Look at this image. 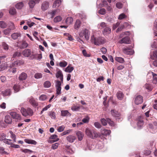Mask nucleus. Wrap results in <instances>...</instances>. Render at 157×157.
I'll use <instances>...</instances> for the list:
<instances>
[{"label": "nucleus", "instance_id": "49530a36", "mask_svg": "<svg viewBox=\"0 0 157 157\" xmlns=\"http://www.w3.org/2000/svg\"><path fill=\"white\" fill-rule=\"evenodd\" d=\"M101 124L103 126H105L107 124L108 122L107 121V118L106 120L105 118H102L100 120Z\"/></svg>", "mask_w": 157, "mask_h": 157}, {"label": "nucleus", "instance_id": "ddd939ff", "mask_svg": "<svg viewBox=\"0 0 157 157\" xmlns=\"http://www.w3.org/2000/svg\"><path fill=\"white\" fill-rule=\"evenodd\" d=\"M59 9H57L48 12V14L49 15L50 18H52L54 16L58 13Z\"/></svg>", "mask_w": 157, "mask_h": 157}, {"label": "nucleus", "instance_id": "393cba45", "mask_svg": "<svg viewBox=\"0 0 157 157\" xmlns=\"http://www.w3.org/2000/svg\"><path fill=\"white\" fill-rule=\"evenodd\" d=\"M11 94V91L10 89H6V90L2 92V94L4 96H9Z\"/></svg>", "mask_w": 157, "mask_h": 157}, {"label": "nucleus", "instance_id": "3c124183", "mask_svg": "<svg viewBox=\"0 0 157 157\" xmlns=\"http://www.w3.org/2000/svg\"><path fill=\"white\" fill-rule=\"evenodd\" d=\"M9 13L11 15H14L16 13V10L14 8H11L9 10Z\"/></svg>", "mask_w": 157, "mask_h": 157}, {"label": "nucleus", "instance_id": "b1692460", "mask_svg": "<svg viewBox=\"0 0 157 157\" xmlns=\"http://www.w3.org/2000/svg\"><path fill=\"white\" fill-rule=\"evenodd\" d=\"M24 141L25 143L28 144L36 145L37 144V142L36 141L30 139H25L24 140Z\"/></svg>", "mask_w": 157, "mask_h": 157}, {"label": "nucleus", "instance_id": "79ce46f5", "mask_svg": "<svg viewBox=\"0 0 157 157\" xmlns=\"http://www.w3.org/2000/svg\"><path fill=\"white\" fill-rule=\"evenodd\" d=\"M49 115L52 119H55L56 118L55 113L53 111H51L49 112Z\"/></svg>", "mask_w": 157, "mask_h": 157}, {"label": "nucleus", "instance_id": "a211bd4d", "mask_svg": "<svg viewBox=\"0 0 157 157\" xmlns=\"http://www.w3.org/2000/svg\"><path fill=\"white\" fill-rule=\"evenodd\" d=\"M117 98L119 100H122L124 97L123 93L121 91H118L116 94Z\"/></svg>", "mask_w": 157, "mask_h": 157}, {"label": "nucleus", "instance_id": "052dcab7", "mask_svg": "<svg viewBox=\"0 0 157 157\" xmlns=\"http://www.w3.org/2000/svg\"><path fill=\"white\" fill-rule=\"evenodd\" d=\"M151 153V151L149 150H146L144 151V154L146 156H147L150 155Z\"/></svg>", "mask_w": 157, "mask_h": 157}, {"label": "nucleus", "instance_id": "c9c22d12", "mask_svg": "<svg viewBox=\"0 0 157 157\" xmlns=\"http://www.w3.org/2000/svg\"><path fill=\"white\" fill-rule=\"evenodd\" d=\"M74 68L73 67H71L68 66L66 68L65 71L69 73L71 72L74 70Z\"/></svg>", "mask_w": 157, "mask_h": 157}, {"label": "nucleus", "instance_id": "680f3d73", "mask_svg": "<svg viewBox=\"0 0 157 157\" xmlns=\"http://www.w3.org/2000/svg\"><path fill=\"white\" fill-rule=\"evenodd\" d=\"M21 53L18 52H16L13 54V57L15 58L17 56L19 57L21 56Z\"/></svg>", "mask_w": 157, "mask_h": 157}, {"label": "nucleus", "instance_id": "2f4dec72", "mask_svg": "<svg viewBox=\"0 0 157 157\" xmlns=\"http://www.w3.org/2000/svg\"><path fill=\"white\" fill-rule=\"evenodd\" d=\"M20 86L18 84H15L13 86V89L16 92H18L20 90Z\"/></svg>", "mask_w": 157, "mask_h": 157}, {"label": "nucleus", "instance_id": "4c0bfd02", "mask_svg": "<svg viewBox=\"0 0 157 157\" xmlns=\"http://www.w3.org/2000/svg\"><path fill=\"white\" fill-rule=\"evenodd\" d=\"M115 60L120 63H123L124 62V59L120 57H116L115 58Z\"/></svg>", "mask_w": 157, "mask_h": 157}, {"label": "nucleus", "instance_id": "c03bdc74", "mask_svg": "<svg viewBox=\"0 0 157 157\" xmlns=\"http://www.w3.org/2000/svg\"><path fill=\"white\" fill-rule=\"evenodd\" d=\"M90 120V118L88 116H86V117L83 118L82 120V121L84 123H87L89 122Z\"/></svg>", "mask_w": 157, "mask_h": 157}, {"label": "nucleus", "instance_id": "774afa93", "mask_svg": "<svg viewBox=\"0 0 157 157\" xmlns=\"http://www.w3.org/2000/svg\"><path fill=\"white\" fill-rule=\"evenodd\" d=\"M0 79L2 82H5L6 81V77L5 76H2L0 77Z\"/></svg>", "mask_w": 157, "mask_h": 157}, {"label": "nucleus", "instance_id": "603ef678", "mask_svg": "<svg viewBox=\"0 0 157 157\" xmlns=\"http://www.w3.org/2000/svg\"><path fill=\"white\" fill-rule=\"evenodd\" d=\"M107 121L109 124L111 126H113L114 125V123L113 121H111L110 119L109 118H107Z\"/></svg>", "mask_w": 157, "mask_h": 157}, {"label": "nucleus", "instance_id": "9b49d317", "mask_svg": "<svg viewBox=\"0 0 157 157\" xmlns=\"http://www.w3.org/2000/svg\"><path fill=\"white\" fill-rule=\"evenodd\" d=\"M76 139V137L73 135H69L66 137L67 141L70 143H73Z\"/></svg>", "mask_w": 157, "mask_h": 157}, {"label": "nucleus", "instance_id": "39448f33", "mask_svg": "<svg viewBox=\"0 0 157 157\" xmlns=\"http://www.w3.org/2000/svg\"><path fill=\"white\" fill-rule=\"evenodd\" d=\"M134 102L136 105L142 103L143 102V97L140 95L137 96L135 98Z\"/></svg>", "mask_w": 157, "mask_h": 157}, {"label": "nucleus", "instance_id": "72a5a7b5", "mask_svg": "<svg viewBox=\"0 0 157 157\" xmlns=\"http://www.w3.org/2000/svg\"><path fill=\"white\" fill-rule=\"evenodd\" d=\"M73 19L71 17H68L67 18L66 20V23L67 24H71L73 21Z\"/></svg>", "mask_w": 157, "mask_h": 157}, {"label": "nucleus", "instance_id": "de8ad7c7", "mask_svg": "<svg viewBox=\"0 0 157 157\" xmlns=\"http://www.w3.org/2000/svg\"><path fill=\"white\" fill-rule=\"evenodd\" d=\"M144 88L148 90L149 91H151L153 89L152 87L149 84H147L145 85Z\"/></svg>", "mask_w": 157, "mask_h": 157}, {"label": "nucleus", "instance_id": "412c9836", "mask_svg": "<svg viewBox=\"0 0 157 157\" xmlns=\"http://www.w3.org/2000/svg\"><path fill=\"white\" fill-rule=\"evenodd\" d=\"M31 52L29 49H25L23 52L22 54L25 57H28L31 54Z\"/></svg>", "mask_w": 157, "mask_h": 157}, {"label": "nucleus", "instance_id": "bb28decb", "mask_svg": "<svg viewBox=\"0 0 157 157\" xmlns=\"http://www.w3.org/2000/svg\"><path fill=\"white\" fill-rule=\"evenodd\" d=\"M157 21L155 20L154 22L153 30L155 36H157Z\"/></svg>", "mask_w": 157, "mask_h": 157}, {"label": "nucleus", "instance_id": "6e6d98bb", "mask_svg": "<svg viewBox=\"0 0 157 157\" xmlns=\"http://www.w3.org/2000/svg\"><path fill=\"white\" fill-rule=\"evenodd\" d=\"M126 17V16L123 13L121 14L118 17V19L121 20Z\"/></svg>", "mask_w": 157, "mask_h": 157}, {"label": "nucleus", "instance_id": "4468645a", "mask_svg": "<svg viewBox=\"0 0 157 157\" xmlns=\"http://www.w3.org/2000/svg\"><path fill=\"white\" fill-rule=\"evenodd\" d=\"M49 4L47 2H43L41 5V8L42 10L44 11L46 10L49 7Z\"/></svg>", "mask_w": 157, "mask_h": 157}, {"label": "nucleus", "instance_id": "a18cd8bd", "mask_svg": "<svg viewBox=\"0 0 157 157\" xmlns=\"http://www.w3.org/2000/svg\"><path fill=\"white\" fill-rule=\"evenodd\" d=\"M42 77V75L41 73H37L34 75V77L36 79L41 78Z\"/></svg>", "mask_w": 157, "mask_h": 157}, {"label": "nucleus", "instance_id": "aec40b11", "mask_svg": "<svg viewBox=\"0 0 157 157\" xmlns=\"http://www.w3.org/2000/svg\"><path fill=\"white\" fill-rule=\"evenodd\" d=\"M27 77V74L24 72L22 73L18 77V79L20 80H25Z\"/></svg>", "mask_w": 157, "mask_h": 157}, {"label": "nucleus", "instance_id": "69168bd1", "mask_svg": "<svg viewBox=\"0 0 157 157\" xmlns=\"http://www.w3.org/2000/svg\"><path fill=\"white\" fill-rule=\"evenodd\" d=\"M61 87H56V93L57 95L60 94H61Z\"/></svg>", "mask_w": 157, "mask_h": 157}, {"label": "nucleus", "instance_id": "f8f14e48", "mask_svg": "<svg viewBox=\"0 0 157 157\" xmlns=\"http://www.w3.org/2000/svg\"><path fill=\"white\" fill-rule=\"evenodd\" d=\"M91 42L96 45H99L104 44V40H91Z\"/></svg>", "mask_w": 157, "mask_h": 157}, {"label": "nucleus", "instance_id": "7ed1b4c3", "mask_svg": "<svg viewBox=\"0 0 157 157\" xmlns=\"http://www.w3.org/2000/svg\"><path fill=\"white\" fill-rule=\"evenodd\" d=\"M79 39L81 38H85L88 39L90 36V33L88 30L85 29L81 31L79 33Z\"/></svg>", "mask_w": 157, "mask_h": 157}, {"label": "nucleus", "instance_id": "bf43d9fd", "mask_svg": "<svg viewBox=\"0 0 157 157\" xmlns=\"http://www.w3.org/2000/svg\"><path fill=\"white\" fill-rule=\"evenodd\" d=\"M0 153L2 154H8V153L4 151V149L2 147H0Z\"/></svg>", "mask_w": 157, "mask_h": 157}, {"label": "nucleus", "instance_id": "cd10ccee", "mask_svg": "<svg viewBox=\"0 0 157 157\" xmlns=\"http://www.w3.org/2000/svg\"><path fill=\"white\" fill-rule=\"evenodd\" d=\"M111 112L112 115L115 117H119L120 115V113H119L117 111H115V110H111Z\"/></svg>", "mask_w": 157, "mask_h": 157}, {"label": "nucleus", "instance_id": "c85d7f7f", "mask_svg": "<svg viewBox=\"0 0 157 157\" xmlns=\"http://www.w3.org/2000/svg\"><path fill=\"white\" fill-rule=\"evenodd\" d=\"M81 21L78 20H77L74 25V28L75 29H78L79 28L81 25Z\"/></svg>", "mask_w": 157, "mask_h": 157}, {"label": "nucleus", "instance_id": "864d4df0", "mask_svg": "<svg viewBox=\"0 0 157 157\" xmlns=\"http://www.w3.org/2000/svg\"><path fill=\"white\" fill-rule=\"evenodd\" d=\"M137 126L140 128H141L144 124L143 121L142 120L139 121L137 122Z\"/></svg>", "mask_w": 157, "mask_h": 157}, {"label": "nucleus", "instance_id": "c756f323", "mask_svg": "<svg viewBox=\"0 0 157 157\" xmlns=\"http://www.w3.org/2000/svg\"><path fill=\"white\" fill-rule=\"evenodd\" d=\"M21 35L18 33H14L11 35V36L13 39H19Z\"/></svg>", "mask_w": 157, "mask_h": 157}, {"label": "nucleus", "instance_id": "09e8293b", "mask_svg": "<svg viewBox=\"0 0 157 157\" xmlns=\"http://www.w3.org/2000/svg\"><path fill=\"white\" fill-rule=\"evenodd\" d=\"M80 109L79 106H77L76 105H74L71 107V109L73 111H78Z\"/></svg>", "mask_w": 157, "mask_h": 157}, {"label": "nucleus", "instance_id": "8fccbe9b", "mask_svg": "<svg viewBox=\"0 0 157 157\" xmlns=\"http://www.w3.org/2000/svg\"><path fill=\"white\" fill-rule=\"evenodd\" d=\"M9 132L10 133L11 135L10 136L13 139V140L14 142H16V138L15 137V135L14 134L13 132L11 131H10Z\"/></svg>", "mask_w": 157, "mask_h": 157}, {"label": "nucleus", "instance_id": "0e129e2a", "mask_svg": "<svg viewBox=\"0 0 157 157\" xmlns=\"http://www.w3.org/2000/svg\"><path fill=\"white\" fill-rule=\"evenodd\" d=\"M4 142L8 144H12L11 140L10 139H5L3 141Z\"/></svg>", "mask_w": 157, "mask_h": 157}, {"label": "nucleus", "instance_id": "4d7b16f0", "mask_svg": "<svg viewBox=\"0 0 157 157\" xmlns=\"http://www.w3.org/2000/svg\"><path fill=\"white\" fill-rule=\"evenodd\" d=\"M11 29L9 28L3 30V33L6 35H8L10 32Z\"/></svg>", "mask_w": 157, "mask_h": 157}, {"label": "nucleus", "instance_id": "5701e85b", "mask_svg": "<svg viewBox=\"0 0 157 157\" xmlns=\"http://www.w3.org/2000/svg\"><path fill=\"white\" fill-rule=\"evenodd\" d=\"M61 2L60 0H56L53 5V8H57L61 4Z\"/></svg>", "mask_w": 157, "mask_h": 157}, {"label": "nucleus", "instance_id": "9d476101", "mask_svg": "<svg viewBox=\"0 0 157 157\" xmlns=\"http://www.w3.org/2000/svg\"><path fill=\"white\" fill-rule=\"evenodd\" d=\"M122 51L124 54L127 55H131L132 53V49L127 47H124L122 49Z\"/></svg>", "mask_w": 157, "mask_h": 157}, {"label": "nucleus", "instance_id": "a878e982", "mask_svg": "<svg viewBox=\"0 0 157 157\" xmlns=\"http://www.w3.org/2000/svg\"><path fill=\"white\" fill-rule=\"evenodd\" d=\"M24 63V62L22 60H17L14 62L13 65L14 66H19L23 65Z\"/></svg>", "mask_w": 157, "mask_h": 157}, {"label": "nucleus", "instance_id": "e2e57ef3", "mask_svg": "<svg viewBox=\"0 0 157 157\" xmlns=\"http://www.w3.org/2000/svg\"><path fill=\"white\" fill-rule=\"evenodd\" d=\"M98 13L101 15H104L105 13V10L104 8L101 9L98 11Z\"/></svg>", "mask_w": 157, "mask_h": 157}, {"label": "nucleus", "instance_id": "1a4fd4ad", "mask_svg": "<svg viewBox=\"0 0 157 157\" xmlns=\"http://www.w3.org/2000/svg\"><path fill=\"white\" fill-rule=\"evenodd\" d=\"M56 77L57 78H59L62 83L63 82V75L61 70H59L57 72L56 74Z\"/></svg>", "mask_w": 157, "mask_h": 157}, {"label": "nucleus", "instance_id": "6ab92c4d", "mask_svg": "<svg viewBox=\"0 0 157 157\" xmlns=\"http://www.w3.org/2000/svg\"><path fill=\"white\" fill-rule=\"evenodd\" d=\"M76 134L79 140L81 141L82 140L84 135L82 132L80 131H77L76 132Z\"/></svg>", "mask_w": 157, "mask_h": 157}, {"label": "nucleus", "instance_id": "dca6fc26", "mask_svg": "<svg viewBox=\"0 0 157 157\" xmlns=\"http://www.w3.org/2000/svg\"><path fill=\"white\" fill-rule=\"evenodd\" d=\"M102 33L104 35H107L111 33V29L108 26L106 27L103 30Z\"/></svg>", "mask_w": 157, "mask_h": 157}, {"label": "nucleus", "instance_id": "58836bf2", "mask_svg": "<svg viewBox=\"0 0 157 157\" xmlns=\"http://www.w3.org/2000/svg\"><path fill=\"white\" fill-rule=\"evenodd\" d=\"M37 55V54L36 52H31V54L29 56L31 59H33L35 58L36 57Z\"/></svg>", "mask_w": 157, "mask_h": 157}, {"label": "nucleus", "instance_id": "ea45409f", "mask_svg": "<svg viewBox=\"0 0 157 157\" xmlns=\"http://www.w3.org/2000/svg\"><path fill=\"white\" fill-rule=\"evenodd\" d=\"M67 63L66 62L63 61L59 63V66L62 67H64L67 65Z\"/></svg>", "mask_w": 157, "mask_h": 157}, {"label": "nucleus", "instance_id": "f257e3e1", "mask_svg": "<svg viewBox=\"0 0 157 157\" xmlns=\"http://www.w3.org/2000/svg\"><path fill=\"white\" fill-rule=\"evenodd\" d=\"M86 134L92 139H94L98 137V134L96 131L94 129H91L87 128L85 131Z\"/></svg>", "mask_w": 157, "mask_h": 157}, {"label": "nucleus", "instance_id": "423d86ee", "mask_svg": "<svg viewBox=\"0 0 157 157\" xmlns=\"http://www.w3.org/2000/svg\"><path fill=\"white\" fill-rule=\"evenodd\" d=\"M40 1V0H29L28 3L29 7L31 8H33L35 4L38 3Z\"/></svg>", "mask_w": 157, "mask_h": 157}, {"label": "nucleus", "instance_id": "4be33fe9", "mask_svg": "<svg viewBox=\"0 0 157 157\" xmlns=\"http://www.w3.org/2000/svg\"><path fill=\"white\" fill-rule=\"evenodd\" d=\"M61 116L63 117L71 116V114L67 110L61 111Z\"/></svg>", "mask_w": 157, "mask_h": 157}, {"label": "nucleus", "instance_id": "6e6552de", "mask_svg": "<svg viewBox=\"0 0 157 157\" xmlns=\"http://www.w3.org/2000/svg\"><path fill=\"white\" fill-rule=\"evenodd\" d=\"M17 45L21 48H24L28 46V44L25 41L22 40L20 43H18Z\"/></svg>", "mask_w": 157, "mask_h": 157}, {"label": "nucleus", "instance_id": "20e7f679", "mask_svg": "<svg viewBox=\"0 0 157 157\" xmlns=\"http://www.w3.org/2000/svg\"><path fill=\"white\" fill-rule=\"evenodd\" d=\"M147 78H149V77L153 78V82L154 84L157 83V75L153 72L149 73L147 75Z\"/></svg>", "mask_w": 157, "mask_h": 157}, {"label": "nucleus", "instance_id": "a19ab883", "mask_svg": "<svg viewBox=\"0 0 157 157\" xmlns=\"http://www.w3.org/2000/svg\"><path fill=\"white\" fill-rule=\"evenodd\" d=\"M6 23L3 21H0V27L3 29L6 28Z\"/></svg>", "mask_w": 157, "mask_h": 157}, {"label": "nucleus", "instance_id": "7c9ffc66", "mask_svg": "<svg viewBox=\"0 0 157 157\" xmlns=\"http://www.w3.org/2000/svg\"><path fill=\"white\" fill-rule=\"evenodd\" d=\"M111 131L110 130H107L105 129H104L102 131V134L103 135L105 136L109 135Z\"/></svg>", "mask_w": 157, "mask_h": 157}, {"label": "nucleus", "instance_id": "f03ea898", "mask_svg": "<svg viewBox=\"0 0 157 157\" xmlns=\"http://www.w3.org/2000/svg\"><path fill=\"white\" fill-rule=\"evenodd\" d=\"M21 112L22 115L25 117H27L28 116H32L33 114V110L29 108H28L26 109L23 107H22L21 109Z\"/></svg>", "mask_w": 157, "mask_h": 157}, {"label": "nucleus", "instance_id": "f3484780", "mask_svg": "<svg viewBox=\"0 0 157 157\" xmlns=\"http://www.w3.org/2000/svg\"><path fill=\"white\" fill-rule=\"evenodd\" d=\"M4 121L7 124H10L12 122V120L10 116L7 115L5 117Z\"/></svg>", "mask_w": 157, "mask_h": 157}, {"label": "nucleus", "instance_id": "5fc2aeb1", "mask_svg": "<svg viewBox=\"0 0 157 157\" xmlns=\"http://www.w3.org/2000/svg\"><path fill=\"white\" fill-rule=\"evenodd\" d=\"M64 36L66 37L65 38L67 39L68 38V39H72V38L71 35L69 34L65 33L64 34Z\"/></svg>", "mask_w": 157, "mask_h": 157}, {"label": "nucleus", "instance_id": "0eeeda50", "mask_svg": "<svg viewBox=\"0 0 157 157\" xmlns=\"http://www.w3.org/2000/svg\"><path fill=\"white\" fill-rule=\"evenodd\" d=\"M10 114L12 116V117L13 119H15L18 120H21V116L15 112H11L10 113Z\"/></svg>", "mask_w": 157, "mask_h": 157}, {"label": "nucleus", "instance_id": "338daca9", "mask_svg": "<svg viewBox=\"0 0 157 157\" xmlns=\"http://www.w3.org/2000/svg\"><path fill=\"white\" fill-rule=\"evenodd\" d=\"M47 98L46 96L45 95H41L39 97V99L41 101L45 100Z\"/></svg>", "mask_w": 157, "mask_h": 157}, {"label": "nucleus", "instance_id": "37998d69", "mask_svg": "<svg viewBox=\"0 0 157 157\" xmlns=\"http://www.w3.org/2000/svg\"><path fill=\"white\" fill-rule=\"evenodd\" d=\"M51 83L49 81H46L44 82V86L45 87L48 88L51 86Z\"/></svg>", "mask_w": 157, "mask_h": 157}, {"label": "nucleus", "instance_id": "473e14b6", "mask_svg": "<svg viewBox=\"0 0 157 157\" xmlns=\"http://www.w3.org/2000/svg\"><path fill=\"white\" fill-rule=\"evenodd\" d=\"M62 20V17L60 16H58L54 18L53 21L54 22L57 23L60 22Z\"/></svg>", "mask_w": 157, "mask_h": 157}, {"label": "nucleus", "instance_id": "f704fd0d", "mask_svg": "<svg viewBox=\"0 0 157 157\" xmlns=\"http://www.w3.org/2000/svg\"><path fill=\"white\" fill-rule=\"evenodd\" d=\"M131 42V40H120L118 42L120 44H129Z\"/></svg>", "mask_w": 157, "mask_h": 157}, {"label": "nucleus", "instance_id": "2eb2a0df", "mask_svg": "<svg viewBox=\"0 0 157 157\" xmlns=\"http://www.w3.org/2000/svg\"><path fill=\"white\" fill-rule=\"evenodd\" d=\"M29 103L33 106H37L38 105L37 102L33 97H31L29 98Z\"/></svg>", "mask_w": 157, "mask_h": 157}, {"label": "nucleus", "instance_id": "13d9d810", "mask_svg": "<svg viewBox=\"0 0 157 157\" xmlns=\"http://www.w3.org/2000/svg\"><path fill=\"white\" fill-rule=\"evenodd\" d=\"M71 132V130L70 129L68 130L65 131L62 133L61 134L62 136H63L69 134Z\"/></svg>", "mask_w": 157, "mask_h": 157}, {"label": "nucleus", "instance_id": "e433bc0d", "mask_svg": "<svg viewBox=\"0 0 157 157\" xmlns=\"http://www.w3.org/2000/svg\"><path fill=\"white\" fill-rule=\"evenodd\" d=\"M23 6V4L22 2H20L17 3L15 7L16 8L18 9H20L22 8Z\"/></svg>", "mask_w": 157, "mask_h": 157}]
</instances>
